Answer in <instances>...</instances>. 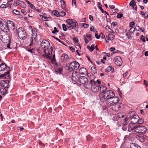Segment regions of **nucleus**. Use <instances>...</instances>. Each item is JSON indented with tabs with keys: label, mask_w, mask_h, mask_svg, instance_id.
Returning a JSON list of instances; mask_svg holds the SVG:
<instances>
[{
	"label": "nucleus",
	"mask_w": 148,
	"mask_h": 148,
	"mask_svg": "<svg viewBox=\"0 0 148 148\" xmlns=\"http://www.w3.org/2000/svg\"><path fill=\"white\" fill-rule=\"evenodd\" d=\"M10 42H7L8 43H7V44H6L7 47L9 49L10 48Z\"/></svg>",
	"instance_id": "54"
},
{
	"label": "nucleus",
	"mask_w": 148,
	"mask_h": 148,
	"mask_svg": "<svg viewBox=\"0 0 148 148\" xmlns=\"http://www.w3.org/2000/svg\"><path fill=\"white\" fill-rule=\"evenodd\" d=\"M71 64H72L73 65H79V63L76 61L71 62L70 65Z\"/></svg>",
	"instance_id": "42"
},
{
	"label": "nucleus",
	"mask_w": 148,
	"mask_h": 148,
	"mask_svg": "<svg viewBox=\"0 0 148 148\" xmlns=\"http://www.w3.org/2000/svg\"><path fill=\"white\" fill-rule=\"evenodd\" d=\"M78 73L75 71L72 73V79L73 81V84H76V83L79 81V78L77 76Z\"/></svg>",
	"instance_id": "12"
},
{
	"label": "nucleus",
	"mask_w": 148,
	"mask_h": 148,
	"mask_svg": "<svg viewBox=\"0 0 148 148\" xmlns=\"http://www.w3.org/2000/svg\"><path fill=\"white\" fill-rule=\"evenodd\" d=\"M91 71L94 74H96L97 72V71L96 67L94 65L91 68Z\"/></svg>",
	"instance_id": "29"
},
{
	"label": "nucleus",
	"mask_w": 148,
	"mask_h": 148,
	"mask_svg": "<svg viewBox=\"0 0 148 148\" xmlns=\"http://www.w3.org/2000/svg\"><path fill=\"white\" fill-rule=\"evenodd\" d=\"M126 35L128 39H132V37L131 36L130 34H126Z\"/></svg>",
	"instance_id": "55"
},
{
	"label": "nucleus",
	"mask_w": 148,
	"mask_h": 148,
	"mask_svg": "<svg viewBox=\"0 0 148 148\" xmlns=\"http://www.w3.org/2000/svg\"><path fill=\"white\" fill-rule=\"evenodd\" d=\"M114 38V36L113 35L109 34L108 35V36H106V42H108L110 40L112 41Z\"/></svg>",
	"instance_id": "18"
},
{
	"label": "nucleus",
	"mask_w": 148,
	"mask_h": 148,
	"mask_svg": "<svg viewBox=\"0 0 148 148\" xmlns=\"http://www.w3.org/2000/svg\"><path fill=\"white\" fill-rule=\"evenodd\" d=\"M135 29L138 31H139L140 28L138 26H136Z\"/></svg>",
	"instance_id": "64"
},
{
	"label": "nucleus",
	"mask_w": 148,
	"mask_h": 148,
	"mask_svg": "<svg viewBox=\"0 0 148 148\" xmlns=\"http://www.w3.org/2000/svg\"><path fill=\"white\" fill-rule=\"evenodd\" d=\"M117 115L119 118H121L124 116L125 114L123 112H119L118 114Z\"/></svg>",
	"instance_id": "34"
},
{
	"label": "nucleus",
	"mask_w": 148,
	"mask_h": 148,
	"mask_svg": "<svg viewBox=\"0 0 148 148\" xmlns=\"http://www.w3.org/2000/svg\"><path fill=\"white\" fill-rule=\"evenodd\" d=\"M90 84L91 85V88L92 91L94 92H97L99 90V84H101V81L97 79L96 81H90Z\"/></svg>",
	"instance_id": "3"
},
{
	"label": "nucleus",
	"mask_w": 148,
	"mask_h": 148,
	"mask_svg": "<svg viewBox=\"0 0 148 148\" xmlns=\"http://www.w3.org/2000/svg\"><path fill=\"white\" fill-rule=\"evenodd\" d=\"M40 16H42V20L45 21H46L47 20V19L49 17V16L48 15H46V16H43L41 15Z\"/></svg>",
	"instance_id": "32"
},
{
	"label": "nucleus",
	"mask_w": 148,
	"mask_h": 148,
	"mask_svg": "<svg viewBox=\"0 0 148 148\" xmlns=\"http://www.w3.org/2000/svg\"><path fill=\"white\" fill-rule=\"evenodd\" d=\"M147 128L145 126H136L135 128V132L139 133L144 134L147 131Z\"/></svg>",
	"instance_id": "7"
},
{
	"label": "nucleus",
	"mask_w": 148,
	"mask_h": 148,
	"mask_svg": "<svg viewBox=\"0 0 148 148\" xmlns=\"http://www.w3.org/2000/svg\"><path fill=\"white\" fill-rule=\"evenodd\" d=\"M66 22L67 23L66 27L69 29H71L74 28V26L73 25V19H67L66 21Z\"/></svg>",
	"instance_id": "13"
},
{
	"label": "nucleus",
	"mask_w": 148,
	"mask_h": 148,
	"mask_svg": "<svg viewBox=\"0 0 148 148\" xmlns=\"http://www.w3.org/2000/svg\"><path fill=\"white\" fill-rule=\"evenodd\" d=\"M100 99L101 102L104 103L103 105H106L103 107V109H108V107L111 106L116 103H118L119 101V98L115 96L114 92L112 90H108L103 94Z\"/></svg>",
	"instance_id": "1"
},
{
	"label": "nucleus",
	"mask_w": 148,
	"mask_h": 148,
	"mask_svg": "<svg viewBox=\"0 0 148 148\" xmlns=\"http://www.w3.org/2000/svg\"><path fill=\"white\" fill-rule=\"evenodd\" d=\"M87 76L88 78H90L91 79L90 81H94V80L95 78V76L93 75L92 73H88Z\"/></svg>",
	"instance_id": "25"
},
{
	"label": "nucleus",
	"mask_w": 148,
	"mask_h": 148,
	"mask_svg": "<svg viewBox=\"0 0 148 148\" xmlns=\"http://www.w3.org/2000/svg\"><path fill=\"white\" fill-rule=\"evenodd\" d=\"M130 148H141L137 144L132 143L130 145Z\"/></svg>",
	"instance_id": "26"
},
{
	"label": "nucleus",
	"mask_w": 148,
	"mask_h": 148,
	"mask_svg": "<svg viewBox=\"0 0 148 148\" xmlns=\"http://www.w3.org/2000/svg\"><path fill=\"white\" fill-rule=\"evenodd\" d=\"M117 23L116 22H112V25L113 26H115L117 25Z\"/></svg>",
	"instance_id": "59"
},
{
	"label": "nucleus",
	"mask_w": 148,
	"mask_h": 148,
	"mask_svg": "<svg viewBox=\"0 0 148 148\" xmlns=\"http://www.w3.org/2000/svg\"><path fill=\"white\" fill-rule=\"evenodd\" d=\"M86 36L87 37L89 38H90V40H92V39L91 38V37L92 36L90 34H86Z\"/></svg>",
	"instance_id": "53"
},
{
	"label": "nucleus",
	"mask_w": 148,
	"mask_h": 148,
	"mask_svg": "<svg viewBox=\"0 0 148 148\" xmlns=\"http://www.w3.org/2000/svg\"><path fill=\"white\" fill-rule=\"evenodd\" d=\"M78 81L80 83L83 84L88 83V82L87 78L85 76L79 77Z\"/></svg>",
	"instance_id": "17"
},
{
	"label": "nucleus",
	"mask_w": 148,
	"mask_h": 148,
	"mask_svg": "<svg viewBox=\"0 0 148 148\" xmlns=\"http://www.w3.org/2000/svg\"><path fill=\"white\" fill-rule=\"evenodd\" d=\"M144 84L146 86H148V82L145 80H144Z\"/></svg>",
	"instance_id": "48"
},
{
	"label": "nucleus",
	"mask_w": 148,
	"mask_h": 148,
	"mask_svg": "<svg viewBox=\"0 0 148 148\" xmlns=\"http://www.w3.org/2000/svg\"><path fill=\"white\" fill-rule=\"evenodd\" d=\"M45 52V54L43 55L46 58L51 59L52 58L51 55L52 49L51 47H49L48 49H46L44 50Z\"/></svg>",
	"instance_id": "6"
},
{
	"label": "nucleus",
	"mask_w": 148,
	"mask_h": 148,
	"mask_svg": "<svg viewBox=\"0 0 148 148\" xmlns=\"http://www.w3.org/2000/svg\"><path fill=\"white\" fill-rule=\"evenodd\" d=\"M129 5L130 6H132L133 8H134V7L136 5V4L135 3V1L134 0L131 1Z\"/></svg>",
	"instance_id": "30"
},
{
	"label": "nucleus",
	"mask_w": 148,
	"mask_h": 148,
	"mask_svg": "<svg viewBox=\"0 0 148 148\" xmlns=\"http://www.w3.org/2000/svg\"><path fill=\"white\" fill-rule=\"evenodd\" d=\"M87 47L91 51H92L95 49L94 45H92L91 47L90 46H88Z\"/></svg>",
	"instance_id": "31"
},
{
	"label": "nucleus",
	"mask_w": 148,
	"mask_h": 148,
	"mask_svg": "<svg viewBox=\"0 0 148 148\" xmlns=\"http://www.w3.org/2000/svg\"><path fill=\"white\" fill-rule=\"evenodd\" d=\"M135 29L134 27L131 28L130 29V32L131 33H133L135 31Z\"/></svg>",
	"instance_id": "44"
},
{
	"label": "nucleus",
	"mask_w": 148,
	"mask_h": 148,
	"mask_svg": "<svg viewBox=\"0 0 148 148\" xmlns=\"http://www.w3.org/2000/svg\"><path fill=\"white\" fill-rule=\"evenodd\" d=\"M60 2L61 3V6L62 8L64 9L65 8V1L62 0H61L60 1Z\"/></svg>",
	"instance_id": "35"
},
{
	"label": "nucleus",
	"mask_w": 148,
	"mask_h": 148,
	"mask_svg": "<svg viewBox=\"0 0 148 148\" xmlns=\"http://www.w3.org/2000/svg\"><path fill=\"white\" fill-rule=\"evenodd\" d=\"M62 28L63 30L64 31H66L67 30V28H66V25L64 24H62Z\"/></svg>",
	"instance_id": "43"
},
{
	"label": "nucleus",
	"mask_w": 148,
	"mask_h": 148,
	"mask_svg": "<svg viewBox=\"0 0 148 148\" xmlns=\"http://www.w3.org/2000/svg\"><path fill=\"white\" fill-rule=\"evenodd\" d=\"M80 65H66V69L70 72H72L74 70H77Z\"/></svg>",
	"instance_id": "11"
},
{
	"label": "nucleus",
	"mask_w": 148,
	"mask_h": 148,
	"mask_svg": "<svg viewBox=\"0 0 148 148\" xmlns=\"http://www.w3.org/2000/svg\"><path fill=\"white\" fill-rule=\"evenodd\" d=\"M123 16V14H118L117 16L118 18H120Z\"/></svg>",
	"instance_id": "51"
},
{
	"label": "nucleus",
	"mask_w": 148,
	"mask_h": 148,
	"mask_svg": "<svg viewBox=\"0 0 148 148\" xmlns=\"http://www.w3.org/2000/svg\"><path fill=\"white\" fill-rule=\"evenodd\" d=\"M35 51V49L33 48H32V49H29L28 50V51L30 52H31V53H34Z\"/></svg>",
	"instance_id": "46"
},
{
	"label": "nucleus",
	"mask_w": 148,
	"mask_h": 148,
	"mask_svg": "<svg viewBox=\"0 0 148 148\" xmlns=\"http://www.w3.org/2000/svg\"><path fill=\"white\" fill-rule=\"evenodd\" d=\"M6 8V6L5 5L2 4L0 6V8Z\"/></svg>",
	"instance_id": "50"
},
{
	"label": "nucleus",
	"mask_w": 148,
	"mask_h": 148,
	"mask_svg": "<svg viewBox=\"0 0 148 148\" xmlns=\"http://www.w3.org/2000/svg\"><path fill=\"white\" fill-rule=\"evenodd\" d=\"M69 58L68 56L66 54L64 53L61 57V59L63 60H66Z\"/></svg>",
	"instance_id": "28"
},
{
	"label": "nucleus",
	"mask_w": 148,
	"mask_h": 148,
	"mask_svg": "<svg viewBox=\"0 0 148 148\" xmlns=\"http://www.w3.org/2000/svg\"><path fill=\"white\" fill-rule=\"evenodd\" d=\"M5 70L8 71L7 72H5V75L9 76V72L11 70L10 67L8 66L7 65H0V72L4 71Z\"/></svg>",
	"instance_id": "10"
},
{
	"label": "nucleus",
	"mask_w": 148,
	"mask_h": 148,
	"mask_svg": "<svg viewBox=\"0 0 148 148\" xmlns=\"http://www.w3.org/2000/svg\"><path fill=\"white\" fill-rule=\"evenodd\" d=\"M73 25L74 27L75 28H77L78 27V23L76 21H74L73 20Z\"/></svg>",
	"instance_id": "39"
},
{
	"label": "nucleus",
	"mask_w": 148,
	"mask_h": 148,
	"mask_svg": "<svg viewBox=\"0 0 148 148\" xmlns=\"http://www.w3.org/2000/svg\"><path fill=\"white\" fill-rule=\"evenodd\" d=\"M73 40L75 42L77 43L78 41V39L76 38H73Z\"/></svg>",
	"instance_id": "56"
},
{
	"label": "nucleus",
	"mask_w": 148,
	"mask_h": 148,
	"mask_svg": "<svg viewBox=\"0 0 148 148\" xmlns=\"http://www.w3.org/2000/svg\"><path fill=\"white\" fill-rule=\"evenodd\" d=\"M114 62L116 65H121L122 64V60L119 56L115 57L114 59Z\"/></svg>",
	"instance_id": "16"
},
{
	"label": "nucleus",
	"mask_w": 148,
	"mask_h": 148,
	"mask_svg": "<svg viewBox=\"0 0 148 148\" xmlns=\"http://www.w3.org/2000/svg\"><path fill=\"white\" fill-rule=\"evenodd\" d=\"M12 13L16 15H19L20 14V12L16 10H14L12 11Z\"/></svg>",
	"instance_id": "38"
},
{
	"label": "nucleus",
	"mask_w": 148,
	"mask_h": 148,
	"mask_svg": "<svg viewBox=\"0 0 148 148\" xmlns=\"http://www.w3.org/2000/svg\"><path fill=\"white\" fill-rule=\"evenodd\" d=\"M112 106V105L111 106ZM112 106L113 110L116 111H118L119 110V109L121 107L119 104L118 103L114 104Z\"/></svg>",
	"instance_id": "21"
},
{
	"label": "nucleus",
	"mask_w": 148,
	"mask_h": 148,
	"mask_svg": "<svg viewBox=\"0 0 148 148\" xmlns=\"http://www.w3.org/2000/svg\"><path fill=\"white\" fill-rule=\"evenodd\" d=\"M79 73L80 74H83L86 73L87 72V71L86 68L84 67H82L79 70Z\"/></svg>",
	"instance_id": "24"
},
{
	"label": "nucleus",
	"mask_w": 148,
	"mask_h": 148,
	"mask_svg": "<svg viewBox=\"0 0 148 148\" xmlns=\"http://www.w3.org/2000/svg\"><path fill=\"white\" fill-rule=\"evenodd\" d=\"M66 14V13L63 11H61L59 12V16H63Z\"/></svg>",
	"instance_id": "41"
},
{
	"label": "nucleus",
	"mask_w": 148,
	"mask_h": 148,
	"mask_svg": "<svg viewBox=\"0 0 148 148\" xmlns=\"http://www.w3.org/2000/svg\"><path fill=\"white\" fill-rule=\"evenodd\" d=\"M100 37H101L102 38H104L105 37V36L103 35V33H101L99 35Z\"/></svg>",
	"instance_id": "60"
},
{
	"label": "nucleus",
	"mask_w": 148,
	"mask_h": 148,
	"mask_svg": "<svg viewBox=\"0 0 148 148\" xmlns=\"http://www.w3.org/2000/svg\"><path fill=\"white\" fill-rule=\"evenodd\" d=\"M0 38L1 41L5 43L10 41V40L8 34L3 32L0 33Z\"/></svg>",
	"instance_id": "4"
},
{
	"label": "nucleus",
	"mask_w": 148,
	"mask_h": 148,
	"mask_svg": "<svg viewBox=\"0 0 148 148\" xmlns=\"http://www.w3.org/2000/svg\"><path fill=\"white\" fill-rule=\"evenodd\" d=\"M82 25L85 28H87L89 26L88 24L85 23H83L82 24Z\"/></svg>",
	"instance_id": "45"
},
{
	"label": "nucleus",
	"mask_w": 148,
	"mask_h": 148,
	"mask_svg": "<svg viewBox=\"0 0 148 148\" xmlns=\"http://www.w3.org/2000/svg\"><path fill=\"white\" fill-rule=\"evenodd\" d=\"M19 5L23 8H25L26 7V5L24 2L21 1Z\"/></svg>",
	"instance_id": "36"
},
{
	"label": "nucleus",
	"mask_w": 148,
	"mask_h": 148,
	"mask_svg": "<svg viewBox=\"0 0 148 148\" xmlns=\"http://www.w3.org/2000/svg\"><path fill=\"white\" fill-rule=\"evenodd\" d=\"M118 93H119L120 96H121V92L119 88H118Z\"/></svg>",
	"instance_id": "61"
},
{
	"label": "nucleus",
	"mask_w": 148,
	"mask_h": 148,
	"mask_svg": "<svg viewBox=\"0 0 148 148\" xmlns=\"http://www.w3.org/2000/svg\"><path fill=\"white\" fill-rule=\"evenodd\" d=\"M55 57V56L54 55H53L52 56V59L51 60V62L52 64L56 65V60Z\"/></svg>",
	"instance_id": "33"
},
{
	"label": "nucleus",
	"mask_w": 148,
	"mask_h": 148,
	"mask_svg": "<svg viewBox=\"0 0 148 148\" xmlns=\"http://www.w3.org/2000/svg\"><path fill=\"white\" fill-rule=\"evenodd\" d=\"M129 115V117L130 118L131 122L134 124H142L144 122V120L140 118L139 116L136 114L133 115L132 112H130L127 116Z\"/></svg>",
	"instance_id": "2"
},
{
	"label": "nucleus",
	"mask_w": 148,
	"mask_h": 148,
	"mask_svg": "<svg viewBox=\"0 0 148 148\" xmlns=\"http://www.w3.org/2000/svg\"><path fill=\"white\" fill-rule=\"evenodd\" d=\"M69 48L73 52L75 51V49L73 47H69Z\"/></svg>",
	"instance_id": "57"
},
{
	"label": "nucleus",
	"mask_w": 148,
	"mask_h": 148,
	"mask_svg": "<svg viewBox=\"0 0 148 148\" xmlns=\"http://www.w3.org/2000/svg\"><path fill=\"white\" fill-rule=\"evenodd\" d=\"M54 72L57 74H60L62 71V68L61 67H59V65H54Z\"/></svg>",
	"instance_id": "15"
},
{
	"label": "nucleus",
	"mask_w": 148,
	"mask_h": 148,
	"mask_svg": "<svg viewBox=\"0 0 148 148\" xmlns=\"http://www.w3.org/2000/svg\"><path fill=\"white\" fill-rule=\"evenodd\" d=\"M20 1V0H16L15 1H14V5L15 6H17L18 5H19Z\"/></svg>",
	"instance_id": "37"
},
{
	"label": "nucleus",
	"mask_w": 148,
	"mask_h": 148,
	"mask_svg": "<svg viewBox=\"0 0 148 148\" xmlns=\"http://www.w3.org/2000/svg\"><path fill=\"white\" fill-rule=\"evenodd\" d=\"M41 46L44 49H48L50 47V44L49 41L46 40H43L41 43Z\"/></svg>",
	"instance_id": "9"
},
{
	"label": "nucleus",
	"mask_w": 148,
	"mask_h": 148,
	"mask_svg": "<svg viewBox=\"0 0 148 148\" xmlns=\"http://www.w3.org/2000/svg\"><path fill=\"white\" fill-rule=\"evenodd\" d=\"M17 33L18 37L21 39H25L27 37V34L24 29L21 27L17 30Z\"/></svg>",
	"instance_id": "5"
},
{
	"label": "nucleus",
	"mask_w": 148,
	"mask_h": 148,
	"mask_svg": "<svg viewBox=\"0 0 148 148\" xmlns=\"http://www.w3.org/2000/svg\"><path fill=\"white\" fill-rule=\"evenodd\" d=\"M53 14L57 16H59V12H58L56 10H54L53 12Z\"/></svg>",
	"instance_id": "40"
},
{
	"label": "nucleus",
	"mask_w": 148,
	"mask_h": 148,
	"mask_svg": "<svg viewBox=\"0 0 148 148\" xmlns=\"http://www.w3.org/2000/svg\"><path fill=\"white\" fill-rule=\"evenodd\" d=\"M89 18L91 21H92L93 20V16L91 15H89Z\"/></svg>",
	"instance_id": "63"
},
{
	"label": "nucleus",
	"mask_w": 148,
	"mask_h": 148,
	"mask_svg": "<svg viewBox=\"0 0 148 148\" xmlns=\"http://www.w3.org/2000/svg\"><path fill=\"white\" fill-rule=\"evenodd\" d=\"M84 39L85 40V41L86 43H88L89 42V41L85 37V36H84Z\"/></svg>",
	"instance_id": "52"
},
{
	"label": "nucleus",
	"mask_w": 148,
	"mask_h": 148,
	"mask_svg": "<svg viewBox=\"0 0 148 148\" xmlns=\"http://www.w3.org/2000/svg\"><path fill=\"white\" fill-rule=\"evenodd\" d=\"M134 24L135 23L134 22H131L130 23V26L131 27H132L134 26Z\"/></svg>",
	"instance_id": "47"
},
{
	"label": "nucleus",
	"mask_w": 148,
	"mask_h": 148,
	"mask_svg": "<svg viewBox=\"0 0 148 148\" xmlns=\"http://www.w3.org/2000/svg\"><path fill=\"white\" fill-rule=\"evenodd\" d=\"M36 32V29H33L32 30V34L31 35L32 36L31 37V42L29 44L30 46H31L32 45L34 40H36V38L37 35Z\"/></svg>",
	"instance_id": "8"
},
{
	"label": "nucleus",
	"mask_w": 148,
	"mask_h": 148,
	"mask_svg": "<svg viewBox=\"0 0 148 148\" xmlns=\"http://www.w3.org/2000/svg\"><path fill=\"white\" fill-rule=\"evenodd\" d=\"M106 71L107 72H110L111 73H112L114 71V68L111 66H109L106 69Z\"/></svg>",
	"instance_id": "27"
},
{
	"label": "nucleus",
	"mask_w": 148,
	"mask_h": 148,
	"mask_svg": "<svg viewBox=\"0 0 148 148\" xmlns=\"http://www.w3.org/2000/svg\"><path fill=\"white\" fill-rule=\"evenodd\" d=\"M107 88L106 86H103L102 85H100L99 87V92L100 94H103L105 93L106 91Z\"/></svg>",
	"instance_id": "20"
},
{
	"label": "nucleus",
	"mask_w": 148,
	"mask_h": 148,
	"mask_svg": "<svg viewBox=\"0 0 148 148\" xmlns=\"http://www.w3.org/2000/svg\"><path fill=\"white\" fill-rule=\"evenodd\" d=\"M129 115L128 116H127L125 119H123V126L122 128L124 131L126 130L127 129L125 125L127 124L129 122Z\"/></svg>",
	"instance_id": "14"
},
{
	"label": "nucleus",
	"mask_w": 148,
	"mask_h": 148,
	"mask_svg": "<svg viewBox=\"0 0 148 148\" xmlns=\"http://www.w3.org/2000/svg\"><path fill=\"white\" fill-rule=\"evenodd\" d=\"M7 27L8 29L10 28H14V23L11 21H8L7 22Z\"/></svg>",
	"instance_id": "19"
},
{
	"label": "nucleus",
	"mask_w": 148,
	"mask_h": 148,
	"mask_svg": "<svg viewBox=\"0 0 148 148\" xmlns=\"http://www.w3.org/2000/svg\"><path fill=\"white\" fill-rule=\"evenodd\" d=\"M134 124L131 123L129 124L128 127V131L129 132H131V131L134 130H135V126H133V125Z\"/></svg>",
	"instance_id": "23"
},
{
	"label": "nucleus",
	"mask_w": 148,
	"mask_h": 148,
	"mask_svg": "<svg viewBox=\"0 0 148 148\" xmlns=\"http://www.w3.org/2000/svg\"><path fill=\"white\" fill-rule=\"evenodd\" d=\"M72 5L73 6V3L74 4V5L75 6H76V3L75 1V0H72Z\"/></svg>",
	"instance_id": "58"
},
{
	"label": "nucleus",
	"mask_w": 148,
	"mask_h": 148,
	"mask_svg": "<svg viewBox=\"0 0 148 148\" xmlns=\"http://www.w3.org/2000/svg\"><path fill=\"white\" fill-rule=\"evenodd\" d=\"M30 6L32 9H35V7L32 4H31Z\"/></svg>",
	"instance_id": "62"
},
{
	"label": "nucleus",
	"mask_w": 148,
	"mask_h": 148,
	"mask_svg": "<svg viewBox=\"0 0 148 148\" xmlns=\"http://www.w3.org/2000/svg\"><path fill=\"white\" fill-rule=\"evenodd\" d=\"M21 11L24 14H27L26 12L24 9H22Z\"/></svg>",
	"instance_id": "49"
},
{
	"label": "nucleus",
	"mask_w": 148,
	"mask_h": 148,
	"mask_svg": "<svg viewBox=\"0 0 148 148\" xmlns=\"http://www.w3.org/2000/svg\"><path fill=\"white\" fill-rule=\"evenodd\" d=\"M0 85L4 88H8L9 87L8 84L5 81H2L0 82Z\"/></svg>",
	"instance_id": "22"
}]
</instances>
